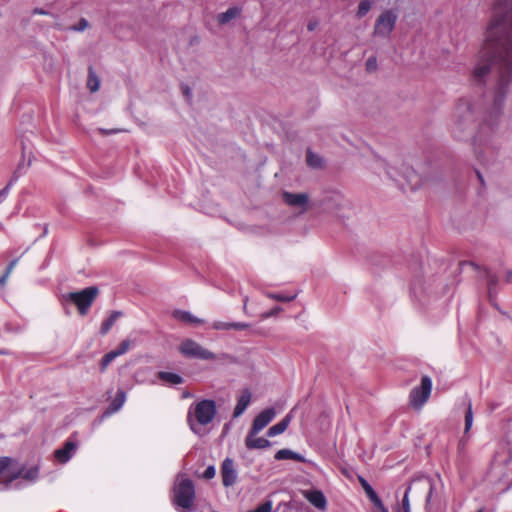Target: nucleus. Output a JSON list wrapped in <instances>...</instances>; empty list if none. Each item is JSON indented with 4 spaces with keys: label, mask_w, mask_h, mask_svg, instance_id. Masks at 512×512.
<instances>
[{
    "label": "nucleus",
    "mask_w": 512,
    "mask_h": 512,
    "mask_svg": "<svg viewBox=\"0 0 512 512\" xmlns=\"http://www.w3.org/2000/svg\"><path fill=\"white\" fill-rule=\"evenodd\" d=\"M492 68L497 72L494 110L498 117L512 82V0H494L484 43L472 71L473 80L484 82Z\"/></svg>",
    "instance_id": "1"
},
{
    "label": "nucleus",
    "mask_w": 512,
    "mask_h": 512,
    "mask_svg": "<svg viewBox=\"0 0 512 512\" xmlns=\"http://www.w3.org/2000/svg\"><path fill=\"white\" fill-rule=\"evenodd\" d=\"M476 119L475 105L469 99H461L453 114L451 134L457 140H464L470 133Z\"/></svg>",
    "instance_id": "2"
},
{
    "label": "nucleus",
    "mask_w": 512,
    "mask_h": 512,
    "mask_svg": "<svg viewBox=\"0 0 512 512\" xmlns=\"http://www.w3.org/2000/svg\"><path fill=\"white\" fill-rule=\"evenodd\" d=\"M378 165L385 170L389 178L401 185L406 183L410 189H417L422 185V179L419 174L412 167L407 166L400 160L391 162L379 160Z\"/></svg>",
    "instance_id": "3"
},
{
    "label": "nucleus",
    "mask_w": 512,
    "mask_h": 512,
    "mask_svg": "<svg viewBox=\"0 0 512 512\" xmlns=\"http://www.w3.org/2000/svg\"><path fill=\"white\" fill-rule=\"evenodd\" d=\"M216 415V405L213 400H202L195 404L193 412L189 411L188 422L194 433H199L200 426L207 425Z\"/></svg>",
    "instance_id": "4"
},
{
    "label": "nucleus",
    "mask_w": 512,
    "mask_h": 512,
    "mask_svg": "<svg viewBox=\"0 0 512 512\" xmlns=\"http://www.w3.org/2000/svg\"><path fill=\"white\" fill-rule=\"evenodd\" d=\"M195 501L193 482H177L172 489L171 502L178 512H192Z\"/></svg>",
    "instance_id": "5"
},
{
    "label": "nucleus",
    "mask_w": 512,
    "mask_h": 512,
    "mask_svg": "<svg viewBox=\"0 0 512 512\" xmlns=\"http://www.w3.org/2000/svg\"><path fill=\"white\" fill-rule=\"evenodd\" d=\"M98 295V288L95 286L87 287L76 292H69L62 295L64 303H72L77 306L81 315H85Z\"/></svg>",
    "instance_id": "6"
},
{
    "label": "nucleus",
    "mask_w": 512,
    "mask_h": 512,
    "mask_svg": "<svg viewBox=\"0 0 512 512\" xmlns=\"http://www.w3.org/2000/svg\"><path fill=\"white\" fill-rule=\"evenodd\" d=\"M432 392V380L429 376H423L419 386L414 387L409 394V404L415 410H420L430 398Z\"/></svg>",
    "instance_id": "7"
},
{
    "label": "nucleus",
    "mask_w": 512,
    "mask_h": 512,
    "mask_svg": "<svg viewBox=\"0 0 512 512\" xmlns=\"http://www.w3.org/2000/svg\"><path fill=\"white\" fill-rule=\"evenodd\" d=\"M179 351L182 355L188 358H196L201 360H215L216 355L202 347L199 343L192 339H185L179 346Z\"/></svg>",
    "instance_id": "8"
},
{
    "label": "nucleus",
    "mask_w": 512,
    "mask_h": 512,
    "mask_svg": "<svg viewBox=\"0 0 512 512\" xmlns=\"http://www.w3.org/2000/svg\"><path fill=\"white\" fill-rule=\"evenodd\" d=\"M397 18V14L392 10L381 13L375 22L374 34L382 37L388 36L393 31Z\"/></svg>",
    "instance_id": "9"
},
{
    "label": "nucleus",
    "mask_w": 512,
    "mask_h": 512,
    "mask_svg": "<svg viewBox=\"0 0 512 512\" xmlns=\"http://www.w3.org/2000/svg\"><path fill=\"white\" fill-rule=\"evenodd\" d=\"M282 198L287 205L299 213H304L310 208L309 196L306 193L284 192Z\"/></svg>",
    "instance_id": "10"
},
{
    "label": "nucleus",
    "mask_w": 512,
    "mask_h": 512,
    "mask_svg": "<svg viewBox=\"0 0 512 512\" xmlns=\"http://www.w3.org/2000/svg\"><path fill=\"white\" fill-rule=\"evenodd\" d=\"M276 416L274 408H267L261 411L254 419L251 430L253 433H259L263 430Z\"/></svg>",
    "instance_id": "11"
},
{
    "label": "nucleus",
    "mask_w": 512,
    "mask_h": 512,
    "mask_svg": "<svg viewBox=\"0 0 512 512\" xmlns=\"http://www.w3.org/2000/svg\"><path fill=\"white\" fill-rule=\"evenodd\" d=\"M77 444L72 440H67L61 448L54 451V458L58 463L68 462L76 453Z\"/></svg>",
    "instance_id": "12"
},
{
    "label": "nucleus",
    "mask_w": 512,
    "mask_h": 512,
    "mask_svg": "<svg viewBox=\"0 0 512 512\" xmlns=\"http://www.w3.org/2000/svg\"><path fill=\"white\" fill-rule=\"evenodd\" d=\"M39 476V466L36 463L22 465L19 463V471L14 474L13 480H35Z\"/></svg>",
    "instance_id": "13"
},
{
    "label": "nucleus",
    "mask_w": 512,
    "mask_h": 512,
    "mask_svg": "<svg viewBox=\"0 0 512 512\" xmlns=\"http://www.w3.org/2000/svg\"><path fill=\"white\" fill-rule=\"evenodd\" d=\"M19 471V461L14 458L3 456L0 457V476L7 474L13 480L14 474Z\"/></svg>",
    "instance_id": "14"
},
{
    "label": "nucleus",
    "mask_w": 512,
    "mask_h": 512,
    "mask_svg": "<svg viewBox=\"0 0 512 512\" xmlns=\"http://www.w3.org/2000/svg\"><path fill=\"white\" fill-rule=\"evenodd\" d=\"M304 497L317 509L325 510L327 501L324 494L319 490H306L303 492Z\"/></svg>",
    "instance_id": "15"
},
{
    "label": "nucleus",
    "mask_w": 512,
    "mask_h": 512,
    "mask_svg": "<svg viewBox=\"0 0 512 512\" xmlns=\"http://www.w3.org/2000/svg\"><path fill=\"white\" fill-rule=\"evenodd\" d=\"M258 433H253V430H250L248 433L245 444L249 449H264L268 448L271 443L269 440L263 437H257Z\"/></svg>",
    "instance_id": "16"
},
{
    "label": "nucleus",
    "mask_w": 512,
    "mask_h": 512,
    "mask_svg": "<svg viewBox=\"0 0 512 512\" xmlns=\"http://www.w3.org/2000/svg\"><path fill=\"white\" fill-rule=\"evenodd\" d=\"M251 402V392L245 389L238 397L237 404L234 410V417L237 418L244 413Z\"/></svg>",
    "instance_id": "17"
},
{
    "label": "nucleus",
    "mask_w": 512,
    "mask_h": 512,
    "mask_svg": "<svg viewBox=\"0 0 512 512\" xmlns=\"http://www.w3.org/2000/svg\"><path fill=\"white\" fill-rule=\"evenodd\" d=\"M293 411L294 410H291L279 423L270 427L267 431V436L274 437L276 435L282 434L287 429L293 418Z\"/></svg>",
    "instance_id": "18"
},
{
    "label": "nucleus",
    "mask_w": 512,
    "mask_h": 512,
    "mask_svg": "<svg viewBox=\"0 0 512 512\" xmlns=\"http://www.w3.org/2000/svg\"><path fill=\"white\" fill-rule=\"evenodd\" d=\"M241 14V9L237 6L228 8L225 12L218 14L217 21L220 25H226Z\"/></svg>",
    "instance_id": "19"
},
{
    "label": "nucleus",
    "mask_w": 512,
    "mask_h": 512,
    "mask_svg": "<svg viewBox=\"0 0 512 512\" xmlns=\"http://www.w3.org/2000/svg\"><path fill=\"white\" fill-rule=\"evenodd\" d=\"M173 317L178 321L191 324H202L204 322L203 319H200L192 315L190 312L184 310H175L173 312Z\"/></svg>",
    "instance_id": "20"
},
{
    "label": "nucleus",
    "mask_w": 512,
    "mask_h": 512,
    "mask_svg": "<svg viewBox=\"0 0 512 512\" xmlns=\"http://www.w3.org/2000/svg\"><path fill=\"white\" fill-rule=\"evenodd\" d=\"M222 480H235L237 477L233 460L227 458L221 467Z\"/></svg>",
    "instance_id": "21"
},
{
    "label": "nucleus",
    "mask_w": 512,
    "mask_h": 512,
    "mask_svg": "<svg viewBox=\"0 0 512 512\" xmlns=\"http://www.w3.org/2000/svg\"><path fill=\"white\" fill-rule=\"evenodd\" d=\"M126 401V393L123 390H118L115 398L109 405L106 414H113L119 411Z\"/></svg>",
    "instance_id": "22"
},
{
    "label": "nucleus",
    "mask_w": 512,
    "mask_h": 512,
    "mask_svg": "<svg viewBox=\"0 0 512 512\" xmlns=\"http://www.w3.org/2000/svg\"><path fill=\"white\" fill-rule=\"evenodd\" d=\"M158 378L170 385H178L183 382V378L179 374L172 372L160 371L158 373Z\"/></svg>",
    "instance_id": "23"
},
{
    "label": "nucleus",
    "mask_w": 512,
    "mask_h": 512,
    "mask_svg": "<svg viewBox=\"0 0 512 512\" xmlns=\"http://www.w3.org/2000/svg\"><path fill=\"white\" fill-rule=\"evenodd\" d=\"M363 490L367 497L369 498L370 502L372 503L373 507L381 506L382 500L379 498L375 490L372 488V486L369 484V482H361Z\"/></svg>",
    "instance_id": "24"
},
{
    "label": "nucleus",
    "mask_w": 512,
    "mask_h": 512,
    "mask_svg": "<svg viewBox=\"0 0 512 512\" xmlns=\"http://www.w3.org/2000/svg\"><path fill=\"white\" fill-rule=\"evenodd\" d=\"M363 490L367 497L369 498L370 502L372 503L373 507L381 506L382 500L379 498L375 490L372 488V486L369 484V482H361Z\"/></svg>",
    "instance_id": "25"
},
{
    "label": "nucleus",
    "mask_w": 512,
    "mask_h": 512,
    "mask_svg": "<svg viewBox=\"0 0 512 512\" xmlns=\"http://www.w3.org/2000/svg\"><path fill=\"white\" fill-rule=\"evenodd\" d=\"M121 316V312L119 311H113L110 316L102 322L100 333L106 334L111 327L114 325V323L117 321V319Z\"/></svg>",
    "instance_id": "26"
},
{
    "label": "nucleus",
    "mask_w": 512,
    "mask_h": 512,
    "mask_svg": "<svg viewBox=\"0 0 512 512\" xmlns=\"http://www.w3.org/2000/svg\"><path fill=\"white\" fill-rule=\"evenodd\" d=\"M87 87L92 93L98 91L100 88V79L93 71L92 67H89Z\"/></svg>",
    "instance_id": "27"
},
{
    "label": "nucleus",
    "mask_w": 512,
    "mask_h": 512,
    "mask_svg": "<svg viewBox=\"0 0 512 512\" xmlns=\"http://www.w3.org/2000/svg\"><path fill=\"white\" fill-rule=\"evenodd\" d=\"M265 295H266V297H268L272 300L279 301V302H290V301H293L297 296V294L287 295V294H283V293H273V292H266Z\"/></svg>",
    "instance_id": "28"
},
{
    "label": "nucleus",
    "mask_w": 512,
    "mask_h": 512,
    "mask_svg": "<svg viewBox=\"0 0 512 512\" xmlns=\"http://www.w3.org/2000/svg\"><path fill=\"white\" fill-rule=\"evenodd\" d=\"M277 460L300 459V456L289 449H281L275 454Z\"/></svg>",
    "instance_id": "29"
},
{
    "label": "nucleus",
    "mask_w": 512,
    "mask_h": 512,
    "mask_svg": "<svg viewBox=\"0 0 512 512\" xmlns=\"http://www.w3.org/2000/svg\"><path fill=\"white\" fill-rule=\"evenodd\" d=\"M473 411L471 402L468 403L467 410L465 412V428L464 433L467 434L473 425Z\"/></svg>",
    "instance_id": "30"
},
{
    "label": "nucleus",
    "mask_w": 512,
    "mask_h": 512,
    "mask_svg": "<svg viewBox=\"0 0 512 512\" xmlns=\"http://www.w3.org/2000/svg\"><path fill=\"white\" fill-rule=\"evenodd\" d=\"M510 460V455L505 451L503 448L502 452H497L494 460H493V467L499 466L501 464H506Z\"/></svg>",
    "instance_id": "31"
},
{
    "label": "nucleus",
    "mask_w": 512,
    "mask_h": 512,
    "mask_svg": "<svg viewBox=\"0 0 512 512\" xmlns=\"http://www.w3.org/2000/svg\"><path fill=\"white\" fill-rule=\"evenodd\" d=\"M371 7H372L371 0L360 1L359 5H358V10H357V16L359 18L364 17L370 11Z\"/></svg>",
    "instance_id": "32"
},
{
    "label": "nucleus",
    "mask_w": 512,
    "mask_h": 512,
    "mask_svg": "<svg viewBox=\"0 0 512 512\" xmlns=\"http://www.w3.org/2000/svg\"><path fill=\"white\" fill-rule=\"evenodd\" d=\"M306 161H307V164L313 168H318L322 164V160H321L320 156H318L317 154H314L311 151L307 152Z\"/></svg>",
    "instance_id": "33"
},
{
    "label": "nucleus",
    "mask_w": 512,
    "mask_h": 512,
    "mask_svg": "<svg viewBox=\"0 0 512 512\" xmlns=\"http://www.w3.org/2000/svg\"><path fill=\"white\" fill-rule=\"evenodd\" d=\"M131 345L132 341L129 339H125L119 344V346L116 349L112 351L116 353L115 355L118 357L125 354L130 349Z\"/></svg>",
    "instance_id": "34"
},
{
    "label": "nucleus",
    "mask_w": 512,
    "mask_h": 512,
    "mask_svg": "<svg viewBox=\"0 0 512 512\" xmlns=\"http://www.w3.org/2000/svg\"><path fill=\"white\" fill-rule=\"evenodd\" d=\"M115 354L116 353H114L113 351H110L104 355V357L101 359V362H100V367H101L102 371L106 370V368L110 365V363L117 358V356Z\"/></svg>",
    "instance_id": "35"
},
{
    "label": "nucleus",
    "mask_w": 512,
    "mask_h": 512,
    "mask_svg": "<svg viewBox=\"0 0 512 512\" xmlns=\"http://www.w3.org/2000/svg\"><path fill=\"white\" fill-rule=\"evenodd\" d=\"M232 322L215 321L212 328L215 330H231Z\"/></svg>",
    "instance_id": "36"
},
{
    "label": "nucleus",
    "mask_w": 512,
    "mask_h": 512,
    "mask_svg": "<svg viewBox=\"0 0 512 512\" xmlns=\"http://www.w3.org/2000/svg\"><path fill=\"white\" fill-rule=\"evenodd\" d=\"M281 311H282V308L280 306H276L275 308H273V309H271L269 311L263 312L260 317H261L262 320H265V319H268L270 317L276 316Z\"/></svg>",
    "instance_id": "37"
},
{
    "label": "nucleus",
    "mask_w": 512,
    "mask_h": 512,
    "mask_svg": "<svg viewBox=\"0 0 512 512\" xmlns=\"http://www.w3.org/2000/svg\"><path fill=\"white\" fill-rule=\"evenodd\" d=\"M366 69L369 72L375 71L377 69V59L376 57L372 56L369 57L366 61Z\"/></svg>",
    "instance_id": "38"
},
{
    "label": "nucleus",
    "mask_w": 512,
    "mask_h": 512,
    "mask_svg": "<svg viewBox=\"0 0 512 512\" xmlns=\"http://www.w3.org/2000/svg\"><path fill=\"white\" fill-rule=\"evenodd\" d=\"M216 475V469L214 466H208L203 472V477L207 480L214 478Z\"/></svg>",
    "instance_id": "39"
},
{
    "label": "nucleus",
    "mask_w": 512,
    "mask_h": 512,
    "mask_svg": "<svg viewBox=\"0 0 512 512\" xmlns=\"http://www.w3.org/2000/svg\"><path fill=\"white\" fill-rule=\"evenodd\" d=\"M88 26H89L88 21H87L86 19H84V18H81V19L79 20L78 24H77L76 26H74V28H73V29H74L75 31H79V32H81V31H84L85 29H87V28H88Z\"/></svg>",
    "instance_id": "40"
},
{
    "label": "nucleus",
    "mask_w": 512,
    "mask_h": 512,
    "mask_svg": "<svg viewBox=\"0 0 512 512\" xmlns=\"http://www.w3.org/2000/svg\"><path fill=\"white\" fill-rule=\"evenodd\" d=\"M249 326L250 325L248 323H244V322H232L231 330H245Z\"/></svg>",
    "instance_id": "41"
},
{
    "label": "nucleus",
    "mask_w": 512,
    "mask_h": 512,
    "mask_svg": "<svg viewBox=\"0 0 512 512\" xmlns=\"http://www.w3.org/2000/svg\"><path fill=\"white\" fill-rule=\"evenodd\" d=\"M408 492H409V489L406 490L404 498H403V508H404L405 512H409Z\"/></svg>",
    "instance_id": "42"
},
{
    "label": "nucleus",
    "mask_w": 512,
    "mask_h": 512,
    "mask_svg": "<svg viewBox=\"0 0 512 512\" xmlns=\"http://www.w3.org/2000/svg\"><path fill=\"white\" fill-rule=\"evenodd\" d=\"M10 185H7L5 188L0 190V203L7 197L9 193Z\"/></svg>",
    "instance_id": "43"
},
{
    "label": "nucleus",
    "mask_w": 512,
    "mask_h": 512,
    "mask_svg": "<svg viewBox=\"0 0 512 512\" xmlns=\"http://www.w3.org/2000/svg\"><path fill=\"white\" fill-rule=\"evenodd\" d=\"M496 283H497V279H496V277H495V276H492V275H488V286H489V290H491V289H492V287H493L494 285H496Z\"/></svg>",
    "instance_id": "44"
},
{
    "label": "nucleus",
    "mask_w": 512,
    "mask_h": 512,
    "mask_svg": "<svg viewBox=\"0 0 512 512\" xmlns=\"http://www.w3.org/2000/svg\"><path fill=\"white\" fill-rule=\"evenodd\" d=\"M16 264H17V259L11 261L6 269V272L10 274L12 272V270L14 269V267L16 266Z\"/></svg>",
    "instance_id": "45"
},
{
    "label": "nucleus",
    "mask_w": 512,
    "mask_h": 512,
    "mask_svg": "<svg viewBox=\"0 0 512 512\" xmlns=\"http://www.w3.org/2000/svg\"><path fill=\"white\" fill-rule=\"evenodd\" d=\"M373 512H389L388 509L385 507L383 503H381V506H376L373 510Z\"/></svg>",
    "instance_id": "46"
},
{
    "label": "nucleus",
    "mask_w": 512,
    "mask_h": 512,
    "mask_svg": "<svg viewBox=\"0 0 512 512\" xmlns=\"http://www.w3.org/2000/svg\"><path fill=\"white\" fill-rule=\"evenodd\" d=\"M318 26V22L317 21H310L307 25V28L309 31H313L316 29V27Z\"/></svg>",
    "instance_id": "47"
},
{
    "label": "nucleus",
    "mask_w": 512,
    "mask_h": 512,
    "mask_svg": "<svg viewBox=\"0 0 512 512\" xmlns=\"http://www.w3.org/2000/svg\"><path fill=\"white\" fill-rule=\"evenodd\" d=\"M33 13L34 14H39V15H47L48 14L45 10L40 9V8L34 9Z\"/></svg>",
    "instance_id": "48"
},
{
    "label": "nucleus",
    "mask_w": 512,
    "mask_h": 512,
    "mask_svg": "<svg viewBox=\"0 0 512 512\" xmlns=\"http://www.w3.org/2000/svg\"><path fill=\"white\" fill-rule=\"evenodd\" d=\"M121 130H105V129H100V132L103 133V134H113V133H118L120 132Z\"/></svg>",
    "instance_id": "49"
},
{
    "label": "nucleus",
    "mask_w": 512,
    "mask_h": 512,
    "mask_svg": "<svg viewBox=\"0 0 512 512\" xmlns=\"http://www.w3.org/2000/svg\"><path fill=\"white\" fill-rule=\"evenodd\" d=\"M9 275H10L9 273L5 272V274L0 278V284H2V285L5 284Z\"/></svg>",
    "instance_id": "50"
},
{
    "label": "nucleus",
    "mask_w": 512,
    "mask_h": 512,
    "mask_svg": "<svg viewBox=\"0 0 512 512\" xmlns=\"http://www.w3.org/2000/svg\"><path fill=\"white\" fill-rule=\"evenodd\" d=\"M247 303H248V297L244 298V312L247 314Z\"/></svg>",
    "instance_id": "51"
},
{
    "label": "nucleus",
    "mask_w": 512,
    "mask_h": 512,
    "mask_svg": "<svg viewBox=\"0 0 512 512\" xmlns=\"http://www.w3.org/2000/svg\"><path fill=\"white\" fill-rule=\"evenodd\" d=\"M225 487H229L230 485H232L234 482H228V481H225L223 482Z\"/></svg>",
    "instance_id": "52"
},
{
    "label": "nucleus",
    "mask_w": 512,
    "mask_h": 512,
    "mask_svg": "<svg viewBox=\"0 0 512 512\" xmlns=\"http://www.w3.org/2000/svg\"><path fill=\"white\" fill-rule=\"evenodd\" d=\"M184 93H185V95H187V96H188V95H189V93H190L189 88H185Z\"/></svg>",
    "instance_id": "53"
},
{
    "label": "nucleus",
    "mask_w": 512,
    "mask_h": 512,
    "mask_svg": "<svg viewBox=\"0 0 512 512\" xmlns=\"http://www.w3.org/2000/svg\"><path fill=\"white\" fill-rule=\"evenodd\" d=\"M477 512H482V510H478Z\"/></svg>",
    "instance_id": "54"
}]
</instances>
